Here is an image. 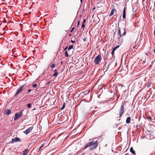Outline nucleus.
I'll return each mask as SVG.
<instances>
[{"mask_svg":"<svg viewBox=\"0 0 155 155\" xmlns=\"http://www.w3.org/2000/svg\"><path fill=\"white\" fill-rule=\"evenodd\" d=\"M98 141L92 140L87 143L85 146L84 149H85L87 147H90V149L92 150L95 149L97 147Z\"/></svg>","mask_w":155,"mask_h":155,"instance_id":"f257e3e1","label":"nucleus"},{"mask_svg":"<svg viewBox=\"0 0 155 155\" xmlns=\"http://www.w3.org/2000/svg\"><path fill=\"white\" fill-rule=\"evenodd\" d=\"M124 103H122L119 110V117H121L122 115L124 112Z\"/></svg>","mask_w":155,"mask_h":155,"instance_id":"f03ea898","label":"nucleus"},{"mask_svg":"<svg viewBox=\"0 0 155 155\" xmlns=\"http://www.w3.org/2000/svg\"><path fill=\"white\" fill-rule=\"evenodd\" d=\"M101 55L99 54L98 56L95 58L94 60V63L96 64H99L101 61Z\"/></svg>","mask_w":155,"mask_h":155,"instance_id":"7ed1b4c3","label":"nucleus"},{"mask_svg":"<svg viewBox=\"0 0 155 155\" xmlns=\"http://www.w3.org/2000/svg\"><path fill=\"white\" fill-rule=\"evenodd\" d=\"M23 110H21L19 113H17L15 114L14 118V120H15L18 119V118L21 117L23 114Z\"/></svg>","mask_w":155,"mask_h":155,"instance_id":"20e7f679","label":"nucleus"},{"mask_svg":"<svg viewBox=\"0 0 155 155\" xmlns=\"http://www.w3.org/2000/svg\"><path fill=\"white\" fill-rule=\"evenodd\" d=\"M25 85L21 86L17 91L16 93L15 94L14 97L20 93L23 90Z\"/></svg>","mask_w":155,"mask_h":155,"instance_id":"39448f33","label":"nucleus"},{"mask_svg":"<svg viewBox=\"0 0 155 155\" xmlns=\"http://www.w3.org/2000/svg\"><path fill=\"white\" fill-rule=\"evenodd\" d=\"M33 126H32L26 129L25 131H24V133L26 135L28 134L33 129Z\"/></svg>","mask_w":155,"mask_h":155,"instance_id":"423d86ee","label":"nucleus"},{"mask_svg":"<svg viewBox=\"0 0 155 155\" xmlns=\"http://www.w3.org/2000/svg\"><path fill=\"white\" fill-rule=\"evenodd\" d=\"M21 140L18 137H15L14 139H12V140L11 142V143H13L14 142H21Z\"/></svg>","mask_w":155,"mask_h":155,"instance_id":"0eeeda50","label":"nucleus"},{"mask_svg":"<svg viewBox=\"0 0 155 155\" xmlns=\"http://www.w3.org/2000/svg\"><path fill=\"white\" fill-rule=\"evenodd\" d=\"M110 65V64H109L108 65V66H106V63L105 64L104 66L103 67V71L104 72H106L108 69L109 66Z\"/></svg>","mask_w":155,"mask_h":155,"instance_id":"6e6552de","label":"nucleus"},{"mask_svg":"<svg viewBox=\"0 0 155 155\" xmlns=\"http://www.w3.org/2000/svg\"><path fill=\"white\" fill-rule=\"evenodd\" d=\"M123 18L124 19L126 18V8L125 7L124 8L123 11Z\"/></svg>","mask_w":155,"mask_h":155,"instance_id":"1a4fd4ad","label":"nucleus"},{"mask_svg":"<svg viewBox=\"0 0 155 155\" xmlns=\"http://www.w3.org/2000/svg\"><path fill=\"white\" fill-rule=\"evenodd\" d=\"M11 113V110L10 109H7L5 110V114L7 115H9Z\"/></svg>","mask_w":155,"mask_h":155,"instance_id":"9d476101","label":"nucleus"},{"mask_svg":"<svg viewBox=\"0 0 155 155\" xmlns=\"http://www.w3.org/2000/svg\"><path fill=\"white\" fill-rule=\"evenodd\" d=\"M131 118L130 117H128L126 120V123L127 124H129L130 123Z\"/></svg>","mask_w":155,"mask_h":155,"instance_id":"9b49d317","label":"nucleus"},{"mask_svg":"<svg viewBox=\"0 0 155 155\" xmlns=\"http://www.w3.org/2000/svg\"><path fill=\"white\" fill-rule=\"evenodd\" d=\"M114 11H116V10L115 9L113 8L112 10L110 15H109V16L110 17L114 14Z\"/></svg>","mask_w":155,"mask_h":155,"instance_id":"f8f14e48","label":"nucleus"},{"mask_svg":"<svg viewBox=\"0 0 155 155\" xmlns=\"http://www.w3.org/2000/svg\"><path fill=\"white\" fill-rule=\"evenodd\" d=\"M118 34L119 35V37H118V38H120V37L122 35H122H121L120 29V28H119L118 26Z\"/></svg>","mask_w":155,"mask_h":155,"instance_id":"ddd939ff","label":"nucleus"},{"mask_svg":"<svg viewBox=\"0 0 155 155\" xmlns=\"http://www.w3.org/2000/svg\"><path fill=\"white\" fill-rule=\"evenodd\" d=\"M28 151V150L27 149L25 150H24L22 152V153H21V155H25L27 153Z\"/></svg>","mask_w":155,"mask_h":155,"instance_id":"4468645a","label":"nucleus"},{"mask_svg":"<svg viewBox=\"0 0 155 155\" xmlns=\"http://www.w3.org/2000/svg\"><path fill=\"white\" fill-rule=\"evenodd\" d=\"M54 73L53 74V77H55L57 76V74H58V73L57 72V69L54 70Z\"/></svg>","mask_w":155,"mask_h":155,"instance_id":"2eb2a0df","label":"nucleus"},{"mask_svg":"<svg viewBox=\"0 0 155 155\" xmlns=\"http://www.w3.org/2000/svg\"><path fill=\"white\" fill-rule=\"evenodd\" d=\"M130 152L132 153L135 154V151L134 150L132 147H131L130 149Z\"/></svg>","mask_w":155,"mask_h":155,"instance_id":"dca6fc26","label":"nucleus"},{"mask_svg":"<svg viewBox=\"0 0 155 155\" xmlns=\"http://www.w3.org/2000/svg\"><path fill=\"white\" fill-rule=\"evenodd\" d=\"M73 46H74L73 45H70L68 48V50L69 51L71 49L73 48Z\"/></svg>","mask_w":155,"mask_h":155,"instance_id":"f3484780","label":"nucleus"},{"mask_svg":"<svg viewBox=\"0 0 155 155\" xmlns=\"http://www.w3.org/2000/svg\"><path fill=\"white\" fill-rule=\"evenodd\" d=\"M119 47V46H116L115 47L113 48V50L115 51L117 48H118Z\"/></svg>","mask_w":155,"mask_h":155,"instance_id":"a211bd4d","label":"nucleus"},{"mask_svg":"<svg viewBox=\"0 0 155 155\" xmlns=\"http://www.w3.org/2000/svg\"><path fill=\"white\" fill-rule=\"evenodd\" d=\"M65 103H63V106H62V107H61L60 108V109H61V110L64 109V108L65 107Z\"/></svg>","mask_w":155,"mask_h":155,"instance_id":"6ab92c4d","label":"nucleus"},{"mask_svg":"<svg viewBox=\"0 0 155 155\" xmlns=\"http://www.w3.org/2000/svg\"><path fill=\"white\" fill-rule=\"evenodd\" d=\"M31 103L28 104H27V107L28 108H31Z\"/></svg>","mask_w":155,"mask_h":155,"instance_id":"aec40b11","label":"nucleus"},{"mask_svg":"<svg viewBox=\"0 0 155 155\" xmlns=\"http://www.w3.org/2000/svg\"><path fill=\"white\" fill-rule=\"evenodd\" d=\"M123 29V30H124V32L123 33V34H122V35H125L126 33V31H125V28H124Z\"/></svg>","mask_w":155,"mask_h":155,"instance_id":"412c9836","label":"nucleus"},{"mask_svg":"<svg viewBox=\"0 0 155 155\" xmlns=\"http://www.w3.org/2000/svg\"><path fill=\"white\" fill-rule=\"evenodd\" d=\"M55 66V64H51V68H54Z\"/></svg>","mask_w":155,"mask_h":155,"instance_id":"4be33fe9","label":"nucleus"},{"mask_svg":"<svg viewBox=\"0 0 155 155\" xmlns=\"http://www.w3.org/2000/svg\"><path fill=\"white\" fill-rule=\"evenodd\" d=\"M151 83L150 82H149L148 83L147 85V88H148L150 87V86Z\"/></svg>","mask_w":155,"mask_h":155,"instance_id":"5701e85b","label":"nucleus"},{"mask_svg":"<svg viewBox=\"0 0 155 155\" xmlns=\"http://www.w3.org/2000/svg\"><path fill=\"white\" fill-rule=\"evenodd\" d=\"M65 55L67 57H68V54L67 51H66L65 52Z\"/></svg>","mask_w":155,"mask_h":155,"instance_id":"b1692460","label":"nucleus"},{"mask_svg":"<svg viewBox=\"0 0 155 155\" xmlns=\"http://www.w3.org/2000/svg\"><path fill=\"white\" fill-rule=\"evenodd\" d=\"M37 86V84H34L32 85V87L34 88H35Z\"/></svg>","mask_w":155,"mask_h":155,"instance_id":"393cba45","label":"nucleus"},{"mask_svg":"<svg viewBox=\"0 0 155 155\" xmlns=\"http://www.w3.org/2000/svg\"><path fill=\"white\" fill-rule=\"evenodd\" d=\"M24 24L25 25V26L29 27V25L28 23H24Z\"/></svg>","mask_w":155,"mask_h":155,"instance_id":"a878e982","label":"nucleus"},{"mask_svg":"<svg viewBox=\"0 0 155 155\" xmlns=\"http://www.w3.org/2000/svg\"><path fill=\"white\" fill-rule=\"evenodd\" d=\"M44 144H42V145L41 146L40 148L38 150H40L43 147Z\"/></svg>","mask_w":155,"mask_h":155,"instance_id":"bb28decb","label":"nucleus"},{"mask_svg":"<svg viewBox=\"0 0 155 155\" xmlns=\"http://www.w3.org/2000/svg\"><path fill=\"white\" fill-rule=\"evenodd\" d=\"M136 50H137L136 48L135 47H133V48L132 49V50H134L135 51Z\"/></svg>","mask_w":155,"mask_h":155,"instance_id":"cd10ccee","label":"nucleus"},{"mask_svg":"<svg viewBox=\"0 0 155 155\" xmlns=\"http://www.w3.org/2000/svg\"><path fill=\"white\" fill-rule=\"evenodd\" d=\"M85 27V25H84V24H82V25H81V28H84Z\"/></svg>","mask_w":155,"mask_h":155,"instance_id":"c85d7f7f","label":"nucleus"},{"mask_svg":"<svg viewBox=\"0 0 155 155\" xmlns=\"http://www.w3.org/2000/svg\"><path fill=\"white\" fill-rule=\"evenodd\" d=\"M74 27L72 28L71 30L70 31V32H72L73 31V30H74Z\"/></svg>","mask_w":155,"mask_h":155,"instance_id":"c756f323","label":"nucleus"},{"mask_svg":"<svg viewBox=\"0 0 155 155\" xmlns=\"http://www.w3.org/2000/svg\"><path fill=\"white\" fill-rule=\"evenodd\" d=\"M114 51H115L112 50V51L111 52V54H112V55H113V54H114Z\"/></svg>","mask_w":155,"mask_h":155,"instance_id":"7c9ffc66","label":"nucleus"},{"mask_svg":"<svg viewBox=\"0 0 155 155\" xmlns=\"http://www.w3.org/2000/svg\"><path fill=\"white\" fill-rule=\"evenodd\" d=\"M67 49H68V47H67V46H66V47L65 48H64V51H66V50Z\"/></svg>","mask_w":155,"mask_h":155,"instance_id":"2f4dec72","label":"nucleus"},{"mask_svg":"<svg viewBox=\"0 0 155 155\" xmlns=\"http://www.w3.org/2000/svg\"><path fill=\"white\" fill-rule=\"evenodd\" d=\"M79 23H80V21H79L78 22V23H77V26H78L79 25Z\"/></svg>","mask_w":155,"mask_h":155,"instance_id":"473e14b6","label":"nucleus"},{"mask_svg":"<svg viewBox=\"0 0 155 155\" xmlns=\"http://www.w3.org/2000/svg\"><path fill=\"white\" fill-rule=\"evenodd\" d=\"M85 21H86V20L84 19L83 21V24H84V23L85 22Z\"/></svg>","mask_w":155,"mask_h":155,"instance_id":"72a5a7b5","label":"nucleus"},{"mask_svg":"<svg viewBox=\"0 0 155 155\" xmlns=\"http://www.w3.org/2000/svg\"><path fill=\"white\" fill-rule=\"evenodd\" d=\"M71 42L72 43H74L75 42L74 41L71 40Z\"/></svg>","mask_w":155,"mask_h":155,"instance_id":"f704fd0d","label":"nucleus"},{"mask_svg":"<svg viewBox=\"0 0 155 155\" xmlns=\"http://www.w3.org/2000/svg\"><path fill=\"white\" fill-rule=\"evenodd\" d=\"M32 90H28V92H31V91H32Z\"/></svg>","mask_w":155,"mask_h":155,"instance_id":"c9c22d12","label":"nucleus"},{"mask_svg":"<svg viewBox=\"0 0 155 155\" xmlns=\"http://www.w3.org/2000/svg\"><path fill=\"white\" fill-rule=\"evenodd\" d=\"M124 55H125V56L126 55V54L125 53H124V54L123 55V56H122V57H124V58L125 57H124Z\"/></svg>","mask_w":155,"mask_h":155,"instance_id":"e433bc0d","label":"nucleus"},{"mask_svg":"<svg viewBox=\"0 0 155 155\" xmlns=\"http://www.w3.org/2000/svg\"><path fill=\"white\" fill-rule=\"evenodd\" d=\"M86 38H84V39H83V40L84 41H86Z\"/></svg>","mask_w":155,"mask_h":155,"instance_id":"4c0bfd02","label":"nucleus"},{"mask_svg":"<svg viewBox=\"0 0 155 155\" xmlns=\"http://www.w3.org/2000/svg\"><path fill=\"white\" fill-rule=\"evenodd\" d=\"M118 124H117L116 125V127H117L118 126Z\"/></svg>","mask_w":155,"mask_h":155,"instance_id":"58836bf2","label":"nucleus"},{"mask_svg":"<svg viewBox=\"0 0 155 155\" xmlns=\"http://www.w3.org/2000/svg\"><path fill=\"white\" fill-rule=\"evenodd\" d=\"M50 83V81H49L48 82V83H47V84H49Z\"/></svg>","mask_w":155,"mask_h":155,"instance_id":"ea45409f","label":"nucleus"},{"mask_svg":"<svg viewBox=\"0 0 155 155\" xmlns=\"http://www.w3.org/2000/svg\"><path fill=\"white\" fill-rule=\"evenodd\" d=\"M95 9V7H94L93 8V10H94Z\"/></svg>","mask_w":155,"mask_h":155,"instance_id":"a19ab883","label":"nucleus"},{"mask_svg":"<svg viewBox=\"0 0 155 155\" xmlns=\"http://www.w3.org/2000/svg\"><path fill=\"white\" fill-rule=\"evenodd\" d=\"M80 2L81 3L82 2V0H80Z\"/></svg>","mask_w":155,"mask_h":155,"instance_id":"79ce46f5","label":"nucleus"},{"mask_svg":"<svg viewBox=\"0 0 155 155\" xmlns=\"http://www.w3.org/2000/svg\"><path fill=\"white\" fill-rule=\"evenodd\" d=\"M154 53H155V49L153 50Z\"/></svg>","mask_w":155,"mask_h":155,"instance_id":"37998d69","label":"nucleus"},{"mask_svg":"<svg viewBox=\"0 0 155 155\" xmlns=\"http://www.w3.org/2000/svg\"><path fill=\"white\" fill-rule=\"evenodd\" d=\"M146 55H148V54H146Z\"/></svg>","mask_w":155,"mask_h":155,"instance_id":"c03bdc74","label":"nucleus"},{"mask_svg":"<svg viewBox=\"0 0 155 155\" xmlns=\"http://www.w3.org/2000/svg\"><path fill=\"white\" fill-rule=\"evenodd\" d=\"M62 61H61V64H62Z\"/></svg>","mask_w":155,"mask_h":155,"instance_id":"a18cd8bd","label":"nucleus"},{"mask_svg":"<svg viewBox=\"0 0 155 155\" xmlns=\"http://www.w3.org/2000/svg\"><path fill=\"white\" fill-rule=\"evenodd\" d=\"M115 32H114V34H115Z\"/></svg>","mask_w":155,"mask_h":155,"instance_id":"49530a36","label":"nucleus"},{"mask_svg":"<svg viewBox=\"0 0 155 155\" xmlns=\"http://www.w3.org/2000/svg\"><path fill=\"white\" fill-rule=\"evenodd\" d=\"M69 35H70V36H71V34H69Z\"/></svg>","mask_w":155,"mask_h":155,"instance_id":"de8ad7c7","label":"nucleus"}]
</instances>
